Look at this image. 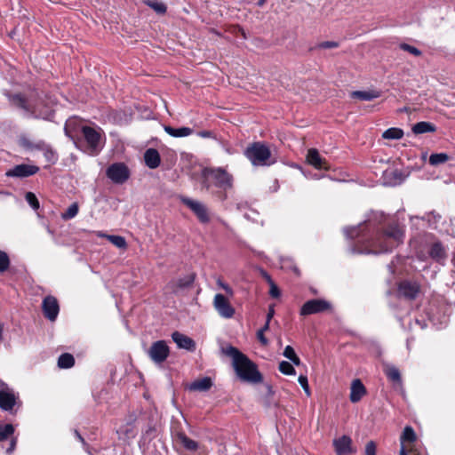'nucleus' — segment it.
Segmentation results:
<instances>
[{
	"label": "nucleus",
	"instance_id": "nucleus-1",
	"mask_svg": "<svg viewBox=\"0 0 455 455\" xmlns=\"http://www.w3.org/2000/svg\"><path fill=\"white\" fill-rule=\"evenodd\" d=\"M404 231L398 223L387 225L385 228L376 231L374 237L369 242V249L364 253L387 252L403 243Z\"/></svg>",
	"mask_w": 455,
	"mask_h": 455
},
{
	"label": "nucleus",
	"instance_id": "nucleus-2",
	"mask_svg": "<svg viewBox=\"0 0 455 455\" xmlns=\"http://www.w3.org/2000/svg\"><path fill=\"white\" fill-rule=\"evenodd\" d=\"M223 352L233 358V367L240 379L251 383L262 381L263 378L257 365L236 347L228 346L223 348Z\"/></svg>",
	"mask_w": 455,
	"mask_h": 455
},
{
	"label": "nucleus",
	"instance_id": "nucleus-3",
	"mask_svg": "<svg viewBox=\"0 0 455 455\" xmlns=\"http://www.w3.org/2000/svg\"><path fill=\"white\" fill-rule=\"evenodd\" d=\"M4 96L7 98L10 105L16 108H20L28 113L30 116H38L40 108L39 93L36 91L32 92L28 97L22 93H12L11 92H4Z\"/></svg>",
	"mask_w": 455,
	"mask_h": 455
},
{
	"label": "nucleus",
	"instance_id": "nucleus-4",
	"mask_svg": "<svg viewBox=\"0 0 455 455\" xmlns=\"http://www.w3.org/2000/svg\"><path fill=\"white\" fill-rule=\"evenodd\" d=\"M202 175L207 189L214 186L226 191L233 187V176L223 168H204Z\"/></svg>",
	"mask_w": 455,
	"mask_h": 455
},
{
	"label": "nucleus",
	"instance_id": "nucleus-5",
	"mask_svg": "<svg viewBox=\"0 0 455 455\" xmlns=\"http://www.w3.org/2000/svg\"><path fill=\"white\" fill-rule=\"evenodd\" d=\"M244 156L253 166H270L275 163L269 148L262 142H253L244 150Z\"/></svg>",
	"mask_w": 455,
	"mask_h": 455
},
{
	"label": "nucleus",
	"instance_id": "nucleus-6",
	"mask_svg": "<svg viewBox=\"0 0 455 455\" xmlns=\"http://www.w3.org/2000/svg\"><path fill=\"white\" fill-rule=\"evenodd\" d=\"M81 133L86 143V151L90 155H98L104 145L101 133L90 126H83Z\"/></svg>",
	"mask_w": 455,
	"mask_h": 455
},
{
	"label": "nucleus",
	"instance_id": "nucleus-7",
	"mask_svg": "<svg viewBox=\"0 0 455 455\" xmlns=\"http://www.w3.org/2000/svg\"><path fill=\"white\" fill-rule=\"evenodd\" d=\"M20 403L19 396L14 390L0 379V409L13 413L15 406Z\"/></svg>",
	"mask_w": 455,
	"mask_h": 455
},
{
	"label": "nucleus",
	"instance_id": "nucleus-8",
	"mask_svg": "<svg viewBox=\"0 0 455 455\" xmlns=\"http://www.w3.org/2000/svg\"><path fill=\"white\" fill-rule=\"evenodd\" d=\"M331 309V304L323 299H309L303 304L299 314L302 316L319 314Z\"/></svg>",
	"mask_w": 455,
	"mask_h": 455
},
{
	"label": "nucleus",
	"instance_id": "nucleus-9",
	"mask_svg": "<svg viewBox=\"0 0 455 455\" xmlns=\"http://www.w3.org/2000/svg\"><path fill=\"white\" fill-rule=\"evenodd\" d=\"M106 175L114 183L123 184L130 178V171L124 163H115L107 168Z\"/></svg>",
	"mask_w": 455,
	"mask_h": 455
},
{
	"label": "nucleus",
	"instance_id": "nucleus-10",
	"mask_svg": "<svg viewBox=\"0 0 455 455\" xmlns=\"http://www.w3.org/2000/svg\"><path fill=\"white\" fill-rule=\"evenodd\" d=\"M212 305L214 309L223 318H232L235 313V309L231 305L228 299L221 293H217L214 296Z\"/></svg>",
	"mask_w": 455,
	"mask_h": 455
},
{
	"label": "nucleus",
	"instance_id": "nucleus-11",
	"mask_svg": "<svg viewBox=\"0 0 455 455\" xmlns=\"http://www.w3.org/2000/svg\"><path fill=\"white\" fill-rule=\"evenodd\" d=\"M170 349L164 340L153 342L148 351L150 359L156 363H164L169 356Z\"/></svg>",
	"mask_w": 455,
	"mask_h": 455
},
{
	"label": "nucleus",
	"instance_id": "nucleus-12",
	"mask_svg": "<svg viewBox=\"0 0 455 455\" xmlns=\"http://www.w3.org/2000/svg\"><path fill=\"white\" fill-rule=\"evenodd\" d=\"M182 203L188 206L197 217L200 222H210V215L207 207L201 202L195 201L190 198L184 197L181 199Z\"/></svg>",
	"mask_w": 455,
	"mask_h": 455
},
{
	"label": "nucleus",
	"instance_id": "nucleus-13",
	"mask_svg": "<svg viewBox=\"0 0 455 455\" xmlns=\"http://www.w3.org/2000/svg\"><path fill=\"white\" fill-rule=\"evenodd\" d=\"M196 279V274L190 273L183 277L172 280L166 286V288L174 294H178L180 291L188 289L192 286Z\"/></svg>",
	"mask_w": 455,
	"mask_h": 455
},
{
	"label": "nucleus",
	"instance_id": "nucleus-14",
	"mask_svg": "<svg viewBox=\"0 0 455 455\" xmlns=\"http://www.w3.org/2000/svg\"><path fill=\"white\" fill-rule=\"evenodd\" d=\"M44 315L50 321H55L60 312L57 299L53 296H46L42 303Z\"/></svg>",
	"mask_w": 455,
	"mask_h": 455
},
{
	"label": "nucleus",
	"instance_id": "nucleus-15",
	"mask_svg": "<svg viewBox=\"0 0 455 455\" xmlns=\"http://www.w3.org/2000/svg\"><path fill=\"white\" fill-rule=\"evenodd\" d=\"M333 446L337 455H348L355 452L352 446V439L348 435H342L333 440Z\"/></svg>",
	"mask_w": 455,
	"mask_h": 455
},
{
	"label": "nucleus",
	"instance_id": "nucleus-16",
	"mask_svg": "<svg viewBox=\"0 0 455 455\" xmlns=\"http://www.w3.org/2000/svg\"><path fill=\"white\" fill-rule=\"evenodd\" d=\"M39 167L36 165H30V164H18L14 166L12 169L6 172V175L8 177H19V178H25L31 175L36 174L38 172Z\"/></svg>",
	"mask_w": 455,
	"mask_h": 455
},
{
	"label": "nucleus",
	"instance_id": "nucleus-17",
	"mask_svg": "<svg viewBox=\"0 0 455 455\" xmlns=\"http://www.w3.org/2000/svg\"><path fill=\"white\" fill-rule=\"evenodd\" d=\"M398 291L407 299H414L419 292V285L417 283L403 281L399 283Z\"/></svg>",
	"mask_w": 455,
	"mask_h": 455
},
{
	"label": "nucleus",
	"instance_id": "nucleus-18",
	"mask_svg": "<svg viewBox=\"0 0 455 455\" xmlns=\"http://www.w3.org/2000/svg\"><path fill=\"white\" fill-rule=\"evenodd\" d=\"M172 338L180 348H183L188 351H194L196 349V342L191 338L179 331H174L172 334Z\"/></svg>",
	"mask_w": 455,
	"mask_h": 455
},
{
	"label": "nucleus",
	"instance_id": "nucleus-19",
	"mask_svg": "<svg viewBox=\"0 0 455 455\" xmlns=\"http://www.w3.org/2000/svg\"><path fill=\"white\" fill-rule=\"evenodd\" d=\"M366 394V388L359 379L352 381L349 399L352 403H358Z\"/></svg>",
	"mask_w": 455,
	"mask_h": 455
},
{
	"label": "nucleus",
	"instance_id": "nucleus-20",
	"mask_svg": "<svg viewBox=\"0 0 455 455\" xmlns=\"http://www.w3.org/2000/svg\"><path fill=\"white\" fill-rule=\"evenodd\" d=\"M307 162L316 169H328L327 163L323 158L318 150L315 148H310L307 154Z\"/></svg>",
	"mask_w": 455,
	"mask_h": 455
},
{
	"label": "nucleus",
	"instance_id": "nucleus-21",
	"mask_svg": "<svg viewBox=\"0 0 455 455\" xmlns=\"http://www.w3.org/2000/svg\"><path fill=\"white\" fill-rule=\"evenodd\" d=\"M144 161L150 169L157 168L161 164L159 152L155 148H148L144 153Z\"/></svg>",
	"mask_w": 455,
	"mask_h": 455
},
{
	"label": "nucleus",
	"instance_id": "nucleus-22",
	"mask_svg": "<svg viewBox=\"0 0 455 455\" xmlns=\"http://www.w3.org/2000/svg\"><path fill=\"white\" fill-rule=\"evenodd\" d=\"M212 386V379L210 377H204L190 383L188 389L190 391L206 392L210 390Z\"/></svg>",
	"mask_w": 455,
	"mask_h": 455
},
{
	"label": "nucleus",
	"instance_id": "nucleus-23",
	"mask_svg": "<svg viewBox=\"0 0 455 455\" xmlns=\"http://www.w3.org/2000/svg\"><path fill=\"white\" fill-rule=\"evenodd\" d=\"M350 96L353 99H358L363 101H371L374 99L379 98L381 96V92L377 90L354 91L350 93Z\"/></svg>",
	"mask_w": 455,
	"mask_h": 455
},
{
	"label": "nucleus",
	"instance_id": "nucleus-24",
	"mask_svg": "<svg viewBox=\"0 0 455 455\" xmlns=\"http://www.w3.org/2000/svg\"><path fill=\"white\" fill-rule=\"evenodd\" d=\"M387 378L395 384H402V376L397 367L393 364L386 363L383 367Z\"/></svg>",
	"mask_w": 455,
	"mask_h": 455
},
{
	"label": "nucleus",
	"instance_id": "nucleus-25",
	"mask_svg": "<svg viewBox=\"0 0 455 455\" xmlns=\"http://www.w3.org/2000/svg\"><path fill=\"white\" fill-rule=\"evenodd\" d=\"M430 257L437 262L443 261L446 259V251L441 242H435L429 250Z\"/></svg>",
	"mask_w": 455,
	"mask_h": 455
},
{
	"label": "nucleus",
	"instance_id": "nucleus-26",
	"mask_svg": "<svg viewBox=\"0 0 455 455\" xmlns=\"http://www.w3.org/2000/svg\"><path fill=\"white\" fill-rule=\"evenodd\" d=\"M164 130L170 136L175 137V138L187 137L193 133V130L189 127L173 128L170 125H164Z\"/></svg>",
	"mask_w": 455,
	"mask_h": 455
},
{
	"label": "nucleus",
	"instance_id": "nucleus-27",
	"mask_svg": "<svg viewBox=\"0 0 455 455\" xmlns=\"http://www.w3.org/2000/svg\"><path fill=\"white\" fill-rule=\"evenodd\" d=\"M175 439L188 451H196L198 448L197 443L188 437L183 432H178L175 435Z\"/></svg>",
	"mask_w": 455,
	"mask_h": 455
},
{
	"label": "nucleus",
	"instance_id": "nucleus-28",
	"mask_svg": "<svg viewBox=\"0 0 455 455\" xmlns=\"http://www.w3.org/2000/svg\"><path fill=\"white\" fill-rule=\"evenodd\" d=\"M435 130H436V127L435 124H433L432 123H429V122H425V121H421V122L415 124L411 128V131L413 132L414 134L434 132H435Z\"/></svg>",
	"mask_w": 455,
	"mask_h": 455
},
{
	"label": "nucleus",
	"instance_id": "nucleus-29",
	"mask_svg": "<svg viewBox=\"0 0 455 455\" xmlns=\"http://www.w3.org/2000/svg\"><path fill=\"white\" fill-rule=\"evenodd\" d=\"M143 3L153 9L156 14L164 15L167 12L166 4L160 0H144Z\"/></svg>",
	"mask_w": 455,
	"mask_h": 455
},
{
	"label": "nucleus",
	"instance_id": "nucleus-30",
	"mask_svg": "<svg viewBox=\"0 0 455 455\" xmlns=\"http://www.w3.org/2000/svg\"><path fill=\"white\" fill-rule=\"evenodd\" d=\"M20 145L28 149V150H33V149H43L44 143L43 141H39L37 143H34L31 141L28 137L22 136L19 140Z\"/></svg>",
	"mask_w": 455,
	"mask_h": 455
},
{
	"label": "nucleus",
	"instance_id": "nucleus-31",
	"mask_svg": "<svg viewBox=\"0 0 455 455\" xmlns=\"http://www.w3.org/2000/svg\"><path fill=\"white\" fill-rule=\"evenodd\" d=\"M416 441V434L414 429L411 426H406L400 436L401 446L404 445V443H413Z\"/></svg>",
	"mask_w": 455,
	"mask_h": 455
},
{
	"label": "nucleus",
	"instance_id": "nucleus-32",
	"mask_svg": "<svg viewBox=\"0 0 455 455\" xmlns=\"http://www.w3.org/2000/svg\"><path fill=\"white\" fill-rule=\"evenodd\" d=\"M75 364V358L69 353L61 354L58 359V366L60 369H69Z\"/></svg>",
	"mask_w": 455,
	"mask_h": 455
},
{
	"label": "nucleus",
	"instance_id": "nucleus-33",
	"mask_svg": "<svg viewBox=\"0 0 455 455\" xmlns=\"http://www.w3.org/2000/svg\"><path fill=\"white\" fill-rule=\"evenodd\" d=\"M403 136V131L400 128L392 127L382 133V138L386 140H399Z\"/></svg>",
	"mask_w": 455,
	"mask_h": 455
},
{
	"label": "nucleus",
	"instance_id": "nucleus-34",
	"mask_svg": "<svg viewBox=\"0 0 455 455\" xmlns=\"http://www.w3.org/2000/svg\"><path fill=\"white\" fill-rule=\"evenodd\" d=\"M14 433V427L12 424H3L0 422V442L7 440Z\"/></svg>",
	"mask_w": 455,
	"mask_h": 455
},
{
	"label": "nucleus",
	"instance_id": "nucleus-35",
	"mask_svg": "<svg viewBox=\"0 0 455 455\" xmlns=\"http://www.w3.org/2000/svg\"><path fill=\"white\" fill-rule=\"evenodd\" d=\"M79 211V206L77 203H73L68 206V208L61 213V219L64 220H68L75 218Z\"/></svg>",
	"mask_w": 455,
	"mask_h": 455
},
{
	"label": "nucleus",
	"instance_id": "nucleus-36",
	"mask_svg": "<svg viewBox=\"0 0 455 455\" xmlns=\"http://www.w3.org/2000/svg\"><path fill=\"white\" fill-rule=\"evenodd\" d=\"M450 159L449 156L446 153H435L432 154L429 156V164L431 165H438L441 164H444Z\"/></svg>",
	"mask_w": 455,
	"mask_h": 455
},
{
	"label": "nucleus",
	"instance_id": "nucleus-37",
	"mask_svg": "<svg viewBox=\"0 0 455 455\" xmlns=\"http://www.w3.org/2000/svg\"><path fill=\"white\" fill-rule=\"evenodd\" d=\"M283 355L288 358L292 363H294L295 365H299L300 364V359L299 357L296 355L294 349L291 346H286L284 350H283Z\"/></svg>",
	"mask_w": 455,
	"mask_h": 455
},
{
	"label": "nucleus",
	"instance_id": "nucleus-38",
	"mask_svg": "<svg viewBox=\"0 0 455 455\" xmlns=\"http://www.w3.org/2000/svg\"><path fill=\"white\" fill-rule=\"evenodd\" d=\"M106 237L113 245H115L116 247H117L119 249H124L127 245L124 237H123L121 235H106Z\"/></svg>",
	"mask_w": 455,
	"mask_h": 455
},
{
	"label": "nucleus",
	"instance_id": "nucleus-39",
	"mask_svg": "<svg viewBox=\"0 0 455 455\" xmlns=\"http://www.w3.org/2000/svg\"><path fill=\"white\" fill-rule=\"evenodd\" d=\"M279 371L284 375H295L296 371L292 364L286 361H282L278 366Z\"/></svg>",
	"mask_w": 455,
	"mask_h": 455
},
{
	"label": "nucleus",
	"instance_id": "nucleus-40",
	"mask_svg": "<svg viewBox=\"0 0 455 455\" xmlns=\"http://www.w3.org/2000/svg\"><path fill=\"white\" fill-rule=\"evenodd\" d=\"M25 199L34 210L39 209V201L33 192H27L25 195Z\"/></svg>",
	"mask_w": 455,
	"mask_h": 455
},
{
	"label": "nucleus",
	"instance_id": "nucleus-41",
	"mask_svg": "<svg viewBox=\"0 0 455 455\" xmlns=\"http://www.w3.org/2000/svg\"><path fill=\"white\" fill-rule=\"evenodd\" d=\"M10 266V259L6 252L0 251V273L6 271Z\"/></svg>",
	"mask_w": 455,
	"mask_h": 455
},
{
	"label": "nucleus",
	"instance_id": "nucleus-42",
	"mask_svg": "<svg viewBox=\"0 0 455 455\" xmlns=\"http://www.w3.org/2000/svg\"><path fill=\"white\" fill-rule=\"evenodd\" d=\"M265 276H266L267 282L270 284V290H269L270 296L273 297V298H278L280 296V294H281L279 288L272 281L271 277L267 274H265Z\"/></svg>",
	"mask_w": 455,
	"mask_h": 455
},
{
	"label": "nucleus",
	"instance_id": "nucleus-43",
	"mask_svg": "<svg viewBox=\"0 0 455 455\" xmlns=\"http://www.w3.org/2000/svg\"><path fill=\"white\" fill-rule=\"evenodd\" d=\"M400 48L405 52H410L411 54L414 55V56H420L422 54L421 51L419 50L418 48L412 46V45H410L408 44H400Z\"/></svg>",
	"mask_w": 455,
	"mask_h": 455
},
{
	"label": "nucleus",
	"instance_id": "nucleus-44",
	"mask_svg": "<svg viewBox=\"0 0 455 455\" xmlns=\"http://www.w3.org/2000/svg\"><path fill=\"white\" fill-rule=\"evenodd\" d=\"M361 228H362V226L347 228L344 229V233L347 237L354 239L359 235V232H360Z\"/></svg>",
	"mask_w": 455,
	"mask_h": 455
},
{
	"label": "nucleus",
	"instance_id": "nucleus-45",
	"mask_svg": "<svg viewBox=\"0 0 455 455\" xmlns=\"http://www.w3.org/2000/svg\"><path fill=\"white\" fill-rule=\"evenodd\" d=\"M298 381L300 384V386L302 387V388L304 389L307 395L310 396L311 392H310V388H309V385H308V381H307V377L305 375H300L298 379Z\"/></svg>",
	"mask_w": 455,
	"mask_h": 455
},
{
	"label": "nucleus",
	"instance_id": "nucleus-46",
	"mask_svg": "<svg viewBox=\"0 0 455 455\" xmlns=\"http://www.w3.org/2000/svg\"><path fill=\"white\" fill-rule=\"evenodd\" d=\"M319 49H331L339 47V43L335 41H324L317 44Z\"/></svg>",
	"mask_w": 455,
	"mask_h": 455
},
{
	"label": "nucleus",
	"instance_id": "nucleus-47",
	"mask_svg": "<svg viewBox=\"0 0 455 455\" xmlns=\"http://www.w3.org/2000/svg\"><path fill=\"white\" fill-rule=\"evenodd\" d=\"M376 443L370 441L365 445V455H376Z\"/></svg>",
	"mask_w": 455,
	"mask_h": 455
},
{
	"label": "nucleus",
	"instance_id": "nucleus-48",
	"mask_svg": "<svg viewBox=\"0 0 455 455\" xmlns=\"http://www.w3.org/2000/svg\"><path fill=\"white\" fill-rule=\"evenodd\" d=\"M217 283L220 288H222L227 292V294H228L231 297L234 295L232 288L228 283H223L220 279L218 280Z\"/></svg>",
	"mask_w": 455,
	"mask_h": 455
},
{
	"label": "nucleus",
	"instance_id": "nucleus-49",
	"mask_svg": "<svg viewBox=\"0 0 455 455\" xmlns=\"http://www.w3.org/2000/svg\"><path fill=\"white\" fill-rule=\"evenodd\" d=\"M257 338L263 346H267L268 344V340L265 337L264 332L262 331L259 330L257 331Z\"/></svg>",
	"mask_w": 455,
	"mask_h": 455
},
{
	"label": "nucleus",
	"instance_id": "nucleus-50",
	"mask_svg": "<svg viewBox=\"0 0 455 455\" xmlns=\"http://www.w3.org/2000/svg\"><path fill=\"white\" fill-rule=\"evenodd\" d=\"M16 444H17V439L12 437L11 439L9 447L6 449V452L9 454L12 453L16 448Z\"/></svg>",
	"mask_w": 455,
	"mask_h": 455
},
{
	"label": "nucleus",
	"instance_id": "nucleus-51",
	"mask_svg": "<svg viewBox=\"0 0 455 455\" xmlns=\"http://www.w3.org/2000/svg\"><path fill=\"white\" fill-rule=\"evenodd\" d=\"M274 315H275L274 306H270L268 307V312L267 314V321L270 322L271 319L273 318Z\"/></svg>",
	"mask_w": 455,
	"mask_h": 455
},
{
	"label": "nucleus",
	"instance_id": "nucleus-52",
	"mask_svg": "<svg viewBox=\"0 0 455 455\" xmlns=\"http://www.w3.org/2000/svg\"><path fill=\"white\" fill-rule=\"evenodd\" d=\"M198 135L202 138H211L212 137V132L211 131H201L198 132Z\"/></svg>",
	"mask_w": 455,
	"mask_h": 455
},
{
	"label": "nucleus",
	"instance_id": "nucleus-53",
	"mask_svg": "<svg viewBox=\"0 0 455 455\" xmlns=\"http://www.w3.org/2000/svg\"><path fill=\"white\" fill-rule=\"evenodd\" d=\"M75 434H76V436L77 437V439L83 443V445L84 447H87L88 446L87 443L85 442L84 437L79 434V432L77 430H76Z\"/></svg>",
	"mask_w": 455,
	"mask_h": 455
},
{
	"label": "nucleus",
	"instance_id": "nucleus-54",
	"mask_svg": "<svg viewBox=\"0 0 455 455\" xmlns=\"http://www.w3.org/2000/svg\"><path fill=\"white\" fill-rule=\"evenodd\" d=\"M269 323L270 322L266 321L264 326L261 329H259V331H262L263 332L267 331L269 329Z\"/></svg>",
	"mask_w": 455,
	"mask_h": 455
},
{
	"label": "nucleus",
	"instance_id": "nucleus-55",
	"mask_svg": "<svg viewBox=\"0 0 455 455\" xmlns=\"http://www.w3.org/2000/svg\"><path fill=\"white\" fill-rule=\"evenodd\" d=\"M375 219L376 220H379V222L382 221V220L384 219V215L382 213H375Z\"/></svg>",
	"mask_w": 455,
	"mask_h": 455
},
{
	"label": "nucleus",
	"instance_id": "nucleus-56",
	"mask_svg": "<svg viewBox=\"0 0 455 455\" xmlns=\"http://www.w3.org/2000/svg\"><path fill=\"white\" fill-rule=\"evenodd\" d=\"M399 455H407V451H406V450H405L404 445H402V446H401Z\"/></svg>",
	"mask_w": 455,
	"mask_h": 455
},
{
	"label": "nucleus",
	"instance_id": "nucleus-57",
	"mask_svg": "<svg viewBox=\"0 0 455 455\" xmlns=\"http://www.w3.org/2000/svg\"><path fill=\"white\" fill-rule=\"evenodd\" d=\"M239 31H240V33H241V36H242L244 39H246V38H247V36H246L245 31H244L242 28H239Z\"/></svg>",
	"mask_w": 455,
	"mask_h": 455
},
{
	"label": "nucleus",
	"instance_id": "nucleus-58",
	"mask_svg": "<svg viewBox=\"0 0 455 455\" xmlns=\"http://www.w3.org/2000/svg\"><path fill=\"white\" fill-rule=\"evenodd\" d=\"M266 0H259L258 1V5L259 6H262L264 4H265Z\"/></svg>",
	"mask_w": 455,
	"mask_h": 455
},
{
	"label": "nucleus",
	"instance_id": "nucleus-59",
	"mask_svg": "<svg viewBox=\"0 0 455 455\" xmlns=\"http://www.w3.org/2000/svg\"><path fill=\"white\" fill-rule=\"evenodd\" d=\"M431 214L433 215V217H434L435 219H438V220H439V219H441V215H439V214H435V213H434V212H431Z\"/></svg>",
	"mask_w": 455,
	"mask_h": 455
},
{
	"label": "nucleus",
	"instance_id": "nucleus-60",
	"mask_svg": "<svg viewBox=\"0 0 455 455\" xmlns=\"http://www.w3.org/2000/svg\"><path fill=\"white\" fill-rule=\"evenodd\" d=\"M65 132H66V134H67L68 136L71 137V135H70V134H69V132H68V124H66Z\"/></svg>",
	"mask_w": 455,
	"mask_h": 455
}]
</instances>
